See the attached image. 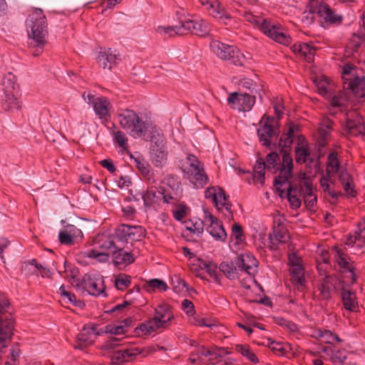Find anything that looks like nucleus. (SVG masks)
Returning a JSON list of instances; mask_svg holds the SVG:
<instances>
[{"label":"nucleus","mask_w":365,"mask_h":365,"mask_svg":"<svg viewBox=\"0 0 365 365\" xmlns=\"http://www.w3.org/2000/svg\"><path fill=\"white\" fill-rule=\"evenodd\" d=\"M317 86L321 95L330 98V104L333 108H339L341 111L346 109L348 100L344 92L339 91L337 94L332 96L330 84L325 80L319 81Z\"/></svg>","instance_id":"obj_9"},{"label":"nucleus","mask_w":365,"mask_h":365,"mask_svg":"<svg viewBox=\"0 0 365 365\" xmlns=\"http://www.w3.org/2000/svg\"><path fill=\"white\" fill-rule=\"evenodd\" d=\"M232 237L239 244L245 240L243 229L239 223H235L232 227Z\"/></svg>","instance_id":"obj_56"},{"label":"nucleus","mask_w":365,"mask_h":365,"mask_svg":"<svg viewBox=\"0 0 365 365\" xmlns=\"http://www.w3.org/2000/svg\"><path fill=\"white\" fill-rule=\"evenodd\" d=\"M298 130V126L294 123L289 122L288 123V132L282 135L279 140V146L284 148H289L293 143V134Z\"/></svg>","instance_id":"obj_41"},{"label":"nucleus","mask_w":365,"mask_h":365,"mask_svg":"<svg viewBox=\"0 0 365 365\" xmlns=\"http://www.w3.org/2000/svg\"><path fill=\"white\" fill-rule=\"evenodd\" d=\"M341 299L344 308L350 312H356L358 308V302L355 292L342 288Z\"/></svg>","instance_id":"obj_35"},{"label":"nucleus","mask_w":365,"mask_h":365,"mask_svg":"<svg viewBox=\"0 0 365 365\" xmlns=\"http://www.w3.org/2000/svg\"><path fill=\"white\" fill-rule=\"evenodd\" d=\"M292 50L297 56L302 57L308 62L314 60L315 49L306 43H295L292 46Z\"/></svg>","instance_id":"obj_32"},{"label":"nucleus","mask_w":365,"mask_h":365,"mask_svg":"<svg viewBox=\"0 0 365 365\" xmlns=\"http://www.w3.org/2000/svg\"><path fill=\"white\" fill-rule=\"evenodd\" d=\"M334 279L331 276H326L319 286V298L324 302L331 299V292L334 289Z\"/></svg>","instance_id":"obj_31"},{"label":"nucleus","mask_w":365,"mask_h":365,"mask_svg":"<svg viewBox=\"0 0 365 365\" xmlns=\"http://www.w3.org/2000/svg\"><path fill=\"white\" fill-rule=\"evenodd\" d=\"M148 287L152 290H158L160 292H165L168 289L167 284L162 279H153L148 282Z\"/></svg>","instance_id":"obj_58"},{"label":"nucleus","mask_w":365,"mask_h":365,"mask_svg":"<svg viewBox=\"0 0 365 365\" xmlns=\"http://www.w3.org/2000/svg\"><path fill=\"white\" fill-rule=\"evenodd\" d=\"M344 130L352 136L361 135L365 140V124L357 111L351 110L346 113Z\"/></svg>","instance_id":"obj_11"},{"label":"nucleus","mask_w":365,"mask_h":365,"mask_svg":"<svg viewBox=\"0 0 365 365\" xmlns=\"http://www.w3.org/2000/svg\"><path fill=\"white\" fill-rule=\"evenodd\" d=\"M198 351L202 356L208 357V361L213 364L218 361L219 358H221V354L205 349L204 346L198 347Z\"/></svg>","instance_id":"obj_55"},{"label":"nucleus","mask_w":365,"mask_h":365,"mask_svg":"<svg viewBox=\"0 0 365 365\" xmlns=\"http://www.w3.org/2000/svg\"><path fill=\"white\" fill-rule=\"evenodd\" d=\"M221 188L220 187H210L205 190V197L210 200L212 202L216 200L217 192Z\"/></svg>","instance_id":"obj_62"},{"label":"nucleus","mask_w":365,"mask_h":365,"mask_svg":"<svg viewBox=\"0 0 365 365\" xmlns=\"http://www.w3.org/2000/svg\"><path fill=\"white\" fill-rule=\"evenodd\" d=\"M238 84L241 88L247 89L252 93L255 90V87L257 86L255 82L248 78H243L240 79Z\"/></svg>","instance_id":"obj_60"},{"label":"nucleus","mask_w":365,"mask_h":365,"mask_svg":"<svg viewBox=\"0 0 365 365\" xmlns=\"http://www.w3.org/2000/svg\"><path fill=\"white\" fill-rule=\"evenodd\" d=\"M81 286L91 295L99 296L105 294V284L103 277L100 275L86 274L82 279Z\"/></svg>","instance_id":"obj_14"},{"label":"nucleus","mask_w":365,"mask_h":365,"mask_svg":"<svg viewBox=\"0 0 365 365\" xmlns=\"http://www.w3.org/2000/svg\"><path fill=\"white\" fill-rule=\"evenodd\" d=\"M223 61H228L236 66H245L249 59L236 46H233L232 52H228L226 58Z\"/></svg>","instance_id":"obj_36"},{"label":"nucleus","mask_w":365,"mask_h":365,"mask_svg":"<svg viewBox=\"0 0 365 365\" xmlns=\"http://www.w3.org/2000/svg\"><path fill=\"white\" fill-rule=\"evenodd\" d=\"M291 281L293 284L303 286L304 284V272L302 265L290 267Z\"/></svg>","instance_id":"obj_44"},{"label":"nucleus","mask_w":365,"mask_h":365,"mask_svg":"<svg viewBox=\"0 0 365 365\" xmlns=\"http://www.w3.org/2000/svg\"><path fill=\"white\" fill-rule=\"evenodd\" d=\"M182 309L189 316H192L195 313L194 304L189 299H184L182 302Z\"/></svg>","instance_id":"obj_64"},{"label":"nucleus","mask_w":365,"mask_h":365,"mask_svg":"<svg viewBox=\"0 0 365 365\" xmlns=\"http://www.w3.org/2000/svg\"><path fill=\"white\" fill-rule=\"evenodd\" d=\"M330 135V123L327 125L322 124L319 128V139L317 143L320 148L327 145V142Z\"/></svg>","instance_id":"obj_50"},{"label":"nucleus","mask_w":365,"mask_h":365,"mask_svg":"<svg viewBox=\"0 0 365 365\" xmlns=\"http://www.w3.org/2000/svg\"><path fill=\"white\" fill-rule=\"evenodd\" d=\"M5 309L0 311V350L6 346L11 339L14 327V320L11 314L4 313Z\"/></svg>","instance_id":"obj_12"},{"label":"nucleus","mask_w":365,"mask_h":365,"mask_svg":"<svg viewBox=\"0 0 365 365\" xmlns=\"http://www.w3.org/2000/svg\"><path fill=\"white\" fill-rule=\"evenodd\" d=\"M150 160L155 167L162 168L166 165L168 157L167 145L150 148Z\"/></svg>","instance_id":"obj_28"},{"label":"nucleus","mask_w":365,"mask_h":365,"mask_svg":"<svg viewBox=\"0 0 365 365\" xmlns=\"http://www.w3.org/2000/svg\"><path fill=\"white\" fill-rule=\"evenodd\" d=\"M126 331L123 325L108 324L105 327V332L111 334H122Z\"/></svg>","instance_id":"obj_59"},{"label":"nucleus","mask_w":365,"mask_h":365,"mask_svg":"<svg viewBox=\"0 0 365 365\" xmlns=\"http://www.w3.org/2000/svg\"><path fill=\"white\" fill-rule=\"evenodd\" d=\"M131 284V277L125 273H120L115 279V286L118 290H124Z\"/></svg>","instance_id":"obj_51"},{"label":"nucleus","mask_w":365,"mask_h":365,"mask_svg":"<svg viewBox=\"0 0 365 365\" xmlns=\"http://www.w3.org/2000/svg\"><path fill=\"white\" fill-rule=\"evenodd\" d=\"M114 143L124 150L128 148V139L125 133L121 130L114 131L113 133Z\"/></svg>","instance_id":"obj_52"},{"label":"nucleus","mask_w":365,"mask_h":365,"mask_svg":"<svg viewBox=\"0 0 365 365\" xmlns=\"http://www.w3.org/2000/svg\"><path fill=\"white\" fill-rule=\"evenodd\" d=\"M181 169L184 176L189 180L195 188L201 189L208 184L209 178L203 164L195 155L188 154L186 162L182 164Z\"/></svg>","instance_id":"obj_6"},{"label":"nucleus","mask_w":365,"mask_h":365,"mask_svg":"<svg viewBox=\"0 0 365 365\" xmlns=\"http://www.w3.org/2000/svg\"><path fill=\"white\" fill-rule=\"evenodd\" d=\"M205 223L207 225L206 230L218 241L225 242L227 233L221 222L211 213L205 212Z\"/></svg>","instance_id":"obj_16"},{"label":"nucleus","mask_w":365,"mask_h":365,"mask_svg":"<svg viewBox=\"0 0 365 365\" xmlns=\"http://www.w3.org/2000/svg\"><path fill=\"white\" fill-rule=\"evenodd\" d=\"M347 84L348 89L356 97L363 98L365 96V78L364 76H355L344 82Z\"/></svg>","instance_id":"obj_29"},{"label":"nucleus","mask_w":365,"mask_h":365,"mask_svg":"<svg viewBox=\"0 0 365 365\" xmlns=\"http://www.w3.org/2000/svg\"><path fill=\"white\" fill-rule=\"evenodd\" d=\"M118 120L121 128L135 138L143 136L149 128L148 123L132 109L118 110Z\"/></svg>","instance_id":"obj_4"},{"label":"nucleus","mask_w":365,"mask_h":365,"mask_svg":"<svg viewBox=\"0 0 365 365\" xmlns=\"http://www.w3.org/2000/svg\"><path fill=\"white\" fill-rule=\"evenodd\" d=\"M213 203L218 210L222 212L227 220L232 219V204L229 200V196L226 195L223 189L221 188L219 192H217L216 200H214Z\"/></svg>","instance_id":"obj_23"},{"label":"nucleus","mask_w":365,"mask_h":365,"mask_svg":"<svg viewBox=\"0 0 365 365\" xmlns=\"http://www.w3.org/2000/svg\"><path fill=\"white\" fill-rule=\"evenodd\" d=\"M205 225V220L202 221L198 218H193L190 220V225L187 226V229L197 236H200L204 231Z\"/></svg>","instance_id":"obj_53"},{"label":"nucleus","mask_w":365,"mask_h":365,"mask_svg":"<svg viewBox=\"0 0 365 365\" xmlns=\"http://www.w3.org/2000/svg\"><path fill=\"white\" fill-rule=\"evenodd\" d=\"M174 319L172 307L166 303L158 304L154 310V315L135 328L138 336L149 335L169 327Z\"/></svg>","instance_id":"obj_2"},{"label":"nucleus","mask_w":365,"mask_h":365,"mask_svg":"<svg viewBox=\"0 0 365 365\" xmlns=\"http://www.w3.org/2000/svg\"><path fill=\"white\" fill-rule=\"evenodd\" d=\"M163 191L156 186L152 185L147 188L142 194L145 206L159 205L162 201Z\"/></svg>","instance_id":"obj_27"},{"label":"nucleus","mask_w":365,"mask_h":365,"mask_svg":"<svg viewBox=\"0 0 365 365\" xmlns=\"http://www.w3.org/2000/svg\"><path fill=\"white\" fill-rule=\"evenodd\" d=\"M3 95L1 107L5 111H14L21 108L19 101V86L16 83V77L11 72L6 73L2 81Z\"/></svg>","instance_id":"obj_5"},{"label":"nucleus","mask_w":365,"mask_h":365,"mask_svg":"<svg viewBox=\"0 0 365 365\" xmlns=\"http://www.w3.org/2000/svg\"><path fill=\"white\" fill-rule=\"evenodd\" d=\"M140 354H141V351L135 347L121 349L113 353L111 361L113 364H121L133 361Z\"/></svg>","instance_id":"obj_24"},{"label":"nucleus","mask_w":365,"mask_h":365,"mask_svg":"<svg viewBox=\"0 0 365 365\" xmlns=\"http://www.w3.org/2000/svg\"><path fill=\"white\" fill-rule=\"evenodd\" d=\"M219 268L228 279H235L237 277V269L232 263L222 262Z\"/></svg>","instance_id":"obj_49"},{"label":"nucleus","mask_w":365,"mask_h":365,"mask_svg":"<svg viewBox=\"0 0 365 365\" xmlns=\"http://www.w3.org/2000/svg\"><path fill=\"white\" fill-rule=\"evenodd\" d=\"M271 120L269 118H267L259 128L257 129V135L259 138V141L262 145L268 147L271 146V141L274 138H277L279 133L278 128H274L271 124Z\"/></svg>","instance_id":"obj_17"},{"label":"nucleus","mask_w":365,"mask_h":365,"mask_svg":"<svg viewBox=\"0 0 365 365\" xmlns=\"http://www.w3.org/2000/svg\"><path fill=\"white\" fill-rule=\"evenodd\" d=\"M266 169L264 160L262 158L257 160L253 168V181L255 184H259L260 185H264Z\"/></svg>","instance_id":"obj_38"},{"label":"nucleus","mask_w":365,"mask_h":365,"mask_svg":"<svg viewBox=\"0 0 365 365\" xmlns=\"http://www.w3.org/2000/svg\"><path fill=\"white\" fill-rule=\"evenodd\" d=\"M304 192V200L307 207L312 208L317 202V196L314 195L311 185L307 183L304 188L302 189Z\"/></svg>","instance_id":"obj_46"},{"label":"nucleus","mask_w":365,"mask_h":365,"mask_svg":"<svg viewBox=\"0 0 365 365\" xmlns=\"http://www.w3.org/2000/svg\"><path fill=\"white\" fill-rule=\"evenodd\" d=\"M58 239L61 244L72 245L73 243V238L71 233L66 230L59 232Z\"/></svg>","instance_id":"obj_63"},{"label":"nucleus","mask_w":365,"mask_h":365,"mask_svg":"<svg viewBox=\"0 0 365 365\" xmlns=\"http://www.w3.org/2000/svg\"><path fill=\"white\" fill-rule=\"evenodd\" d=\"M110 258V255L96 248L86 251H81L76 255V259L78 263L82 265H87L94 262H106Z\"/></svg>","instance_id":"obj_13"},{"label":"nucleus","mask_w":365,"mask_h":365,"mask_svg":"<svg viewBox=\"0 0 365 365\" xmlns=\"http://www.w3.org/2000/svg\"><path fill=\"white\" fill-rule=\"evenodd\" d=\"M26 24L31 52L33 56H38L43 51L48 34L47 19L43 11L33 8L28 16Z\"/></svg>","instance_id":"obj_1"},{"label":"nucleus","mask_w":365,"mask_h":365,"mask_svg":"<svg viewBox=\"0 0 365 365\" xmlns=\"http://www.w3.org/2000/svg\"><path fill=\"white\" fill-rule=\"evenodd\" d=\"M113 262L115 265H128L135 261L133 255L130 252L124 251L123 248H118L113 250Z\"/></svg>","instance_id":"obj_30"},{"label":"nucleus","mask_w":365,"mask_h":365,"mask_svg":"<svg viewBox=\"0 0 365 365\" xmlns=\"http://www.w3.org/2000/svg\"><path fill=\"white\" fill-rule=\"evenodd\" d=\"M115 239L123 243H132L142 240L146 232L142 226L120 224L114 229Z\"/></svg>","instance_id":"obj_8"},{"label":"nucleus","mask_w":365,"mask_h":365,"mask_svg":"<svg viewBox=\"0 0 365 365\" xmlns=\"http://www.w3.org/2000/svg\"><path fill=\"white\" fill-rule=\"evenodd\" d=\"M87 97L88 103L92 104L95 113L99 118L107 120L110 118L112 104L107 98L95 97L90 93Z\"/></svg>","instance_id":"obj_15"},{"label":"nucleus","mask_w":365,"mask_h":365,"mask_svg":"<svg viewBox=\"0 0 365 365\" xmlns=\"http://www.w3.org/2000/svg\"><path fill=\"white\" fill-rule=\"evenodd\" d=\"M246 21L259 26L261 31L268 37L273 39L277 43L287 46L291 41L292 38L283 29L275 24H272L271 22L255 16L250 12H246L244 15Z\"/></svg>","instance_id":"obj_7"},{"label":"nucleus","mask_w":365,"mask_h":365,"mask_svg":"<svg viewBox=\"0 0 365 365\" xmlns=\"http://www.w3.org/2000/svg\"><path fill=\"white\" fill-rule=\"evenodd\" d=\"M165 145H167V141L162 131L157 130H153L150 137V148L163 147Z\"/></svg>","instance_id":"obj_47"},{"label":"nucleus","mask_w":365,"mask_h":365,"mask_svg":"<svg viewBox=\"0 0 365 365\" xmlns=\"http://www.w3.org/2000/svg\"><path fill=\"white\" fill-rule=\"evenodd\" d=\"M200 2L215 19L222 21L224 24H227L226 20L230 19V15L218 0H200Z\"/></svg>","instance_id":"obj_18"},{"label":"nucleus","mask_w":365,"mask_h":365,"mask_svg":"<svg viewBox=\"0 0 365 365\" xmlns=\"http://www.w3.org/2000/svg\"><path fill=\"white\" fill-rule=\"evenodd\" d=\"M228 105L239 111H250L255 103V96L240 92L231 93L227 98Z\"/></svg>","instance_id":"obj_10"},{"label":"nucleus","mask_w":365,"mask_h":365,"mask_svg":"<svg viewBox=\"0 0 365 365\" xmlns=\"http://www.w3.org/2000/svg\"><path fill=\"white\" fill-rule=\"evenodd\" d=\"M317 13L319 17L327 24L339 25L343 21V16L336 13L327 4H319Z\"/></svg>","instance_id":"obj_20"},{"label":"nucleus","mask_w":365,"mask_h":365,"mask_svg":"<svg viewBox=\"0 0 365 365\" xmlns=\"http://www.w3.org/2000/svg\"><path fill=\"white\" fill-rule=\"evenodd\" d=\"M134 162L138 170L148 182H156V180L154 178V175L150 165L143 158H135Z\"/></svg>","instance_id":"obj_34"},{"label":"nucleus","mask_w":365,"mask_h":365,"mask_svg":"<svg viewBox=\"0 0 365 365\" xmlns=\"http://www.w3.org/2000/svg\"><path fill=\"white\" fill-rule=\"evenodd\" d=\"M334 249L335 250L334 258L336 263L341 268L348 270L351 273L352 281L354 282L356 281V274L354 273V267L349 257L341 249L336 247H334Z\"/></svg>","instance_id":"obj_26"},{"label":"nucleus","mask_w":365,"mask_h":365,"mask_svg":"<svg viewBox=\"0 0 365 365\" xmlns=\"http://www.w3.org/2000/svg\"><path fill=\"white\" fill-rule=\"evenodd\" d=\"M119 341H120V339L117 338V337H110V339H108L106 342H105L102 346H101V349L102 350H105V351H109V350H111V349H114L115 348H116L117 346H119Z\"/></svg>","instance_id":"obj_61"},{"label":"nucleus","mask_w":365,"mask_h":365,"mask_svg":"<svg viewBox=\"0 0 365 365\" xmlns=\"http://www.w3.org/2000/svg\"><path fill=\"white\" fill-rule=\"evenodd\" d=\"M185 34L190 32L194 35L204 36L209 33L207 23L202 19L187 20L182 22Z\"/></svg>","instance_id":"obj_21"},{"label":"nucleus","mask_w":365,"mask_h":365,"mask_svg":"<svg viewBox=\"0 0 365 365\" xmlns=\"http://www.w3.org/2000/svg\"><path fill=\"white\" fill-rule=\"evenodd\" d=\"M269 236L273 237V240L280 242L281 244L287 242L290 239L287 230L281 225L279 222H277V226L274 227L273 232Z\"/></svg>","instance_id":"obj_42"},{"label":"nucleus","mask_w":365,"mask_h":365,"mask_svg":"<svg viewBox=\"0 0 365 365\" xmlns=\"http://www.w3.org/2000/svg\"><path fill=\"white\" fill-rule=\"evenodd\" d=\"M114 233L103 232L96 235L95 243L97 247L103 251H112L117 248Z\"/></svg>","instance_id":"obj_25"},{"label":"nucleus","mask_w":365,"mask_h":365,"mask_svg":"<svg viewBox=\"0 0 365 365\" xmlns=\"http://www.w3.org/2000/svg\"><path fill=\"white\" fill-rule=\"evenodd\" d=\"M237 352L241 354L244 357L252 363H259V359L256 354L252 351L250 346L247 344H237L235 346Z\"/></svg>","instance_id":"obj_45"},{"label":"nucleus","mask_w":365,"mask_h":365,"mask_svg":"<svg viewBox=\"0 0 365 365\" xmlns=\"http://www.w3.org/2000/svg\"><path fill=\"white\" fill-rule=\"evenodd\" d=\"M158 31L160 34H164L169 37L174 36L175 35H185V29L183 28L182 22L180 24L176 26H158Z\"/></svg>","instance_id":"obj_43"},{"label":"nucleus","mask_w":365,"mask_h":365,"mask_svg":"<svg viewBox=\"0 0 365 365\" xmlns=\"http://www.w3.org/2000/svg\"><path fill=\"white\" fill-rule=\"evenodd\" d=\"M65 272L67 277L70 279V282L73 286L77 287H81L82 280L77 277L78 275V269L73 267H67L66 268Z\"/></svg>","instance_id":"obj_54"},{"label":"nucleus","mask_w":365,"mask_h":365,"mask_svg":"<svg viewBox=\"0 0 365 365\" xmlns=\"http://www.w3.org/2000/svg\"><path fill=\"white\" fill-rule=\"evenodd\" d=\"M346 244L349 246L356 245L357 247L365 244V227L356 232L354 235H350L347 238Z\"/></svg>","instance_id":"obj_48"},{"label":"nucleus","mask_w":365,"mask_h":365,"mask_svg":"<svg viewBox=\"0 0 365 365\" xmlns=\"http://www.w3.org/2000/svg\"><path fill=\"white\" fill-rule=\"evenodd\" d=\"M235 264L250 276L254 277L257 273L258 262L254 255L250 252L238 256L235 259Z\"/></svg>","instance_id":"obj_19"},{"label":"nucleus","mask_w":365,"mask_h":365,"mask_svg":"<svg viewBox=\"0 0 365 365\" xmlns=\"http://www.w3.org/2000/svg\"><path fill=\"white\" fill-rule=\"evenodd\" d=\"M295 160L297 163H312L314 160L311 158L309 149L307 145H302L295 148Z\"/></svg>","instance_id":"obj_40"},{"label":"nucleus","mask_w":365,"mask_h":365,"mask_svg":"<svg viewBox=\"0 0 365 365\" xmlns=\"http://www.w3.org/2000/svg\"><path fill=\"white\" fill-rule=\"evenodd\" d=\"M343 169L344 168L341 166L337 154L334 152L329 153L327 156L326 163V175L327 177L332 178Z\"/></svg>","instance_id":"obj_33"},{"label":"nucleus","mask_w":365,"mask_h":365,"mask_svg":"<svg viewBox=\"0 0 365 365\" xmlns=\"http://www.w3.org/2000/svg\"><path fill=\"white\" fill-rule=\"evenodd\" d=\"M319 183L323 192H327L332 198L333 201L331 203L335 204L338 196L341 195V193L331 188V184L334 185V182L331 180V178L327 177V175H323L319 180Z\"/></svg>","instance_id":"obj_39"},{"label":"nucleus","mask_w":365,"mask_h":365,"mask_svg":"<svg viewBox=\"0 0 365 365\" xmlns=\"http://www.w3.org/2000/svg\"><path fill=\"white\" fill-rule=\"evenodd\" d=\"M119 56V53H116L115 51L105 48L99 51L97 59L103 68L111 69L118 63L120 60Z\"/></svg>","instance_id":"obj_22"},{"label":"nucleus","mask_w":365,"mask_h":365,"mask_svg":"<svg viewBox=\"0 0 365 365\" xmlns=\"http://www.w3.org/2000/svg\"><path fill=\"white\" fill-rule=\"evenodd\" d=\"M279 158L276 153H270L266 157V168L268 171L275 173L279 170V174L275 178L274 183L277 191L282 195L284 192V188L282 186L288 180L292 178L293 169V160L289 154L284 153L282 156V164L278 163Z\"/></svg>","instance_id":"obj_3"},{"label":"nucleus","mask_w":365,"mask_h":365,"mask_svg":"<svg viewBox=\"0 0 365 365\" xmlns=\"http://www.w3.org/2000/svg\"><path fill=\"white\" fill-rule=\"evenodd\" d=\"M319 335L324 339V342L327 344H334L335 342L341 341L339 336L329 330L319 331Z\"/></svg>","instance_id":"obj_57"},{"label":"nucleus","mask_w":365,"mask_h":365,"mask_svg":"<svg viewBox=\"0 0 365 365\" xmlns=\"http://www.w3.org/2000/svg\"><path fill=\"white\" fill-rule=\"evenodd\" d=\"M210 49L219 58H226L228 52H232L233 46L224 43L219 41H212L210 45Z\"/></svg>","instance_id":"obj_37"}]
</instances>
